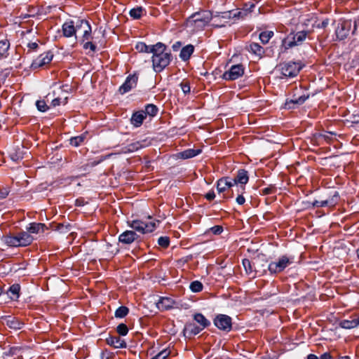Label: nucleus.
Returning a JSON list of instances; mask_svg holds the SVG:
<instances>
[{"label": "nucleus", "instance_id": "nucleus-28", "mask_svg": "<svg viewBox=\"0 0 359 359\" xmlns=\"http://www.w3.org/2000/svg\"><path fill=\"white\" fill-rule=\"evenodd\" d=\"M194 51V46L191 44L184 46L180 53V57L183 61H187L189 60L191 55Z\"/></svg>", "mask_w": 359, "mask_h": 359}, {"label": "nucleus", "instance_id": "nucleus-18", "mask_svg": "<svg viewBox=\"0 0 359 359\" xmlns=\"http://www.w3.org/2000/svg\"><path fill=\"white\" fill-rule=\"evenodd\" d=\"M137 234L134 231L127 230L118 236V241L122 244L130 245L138 238Z\"/></svg>", "mask_w": 359, "mask_h": 359}, {"label": "nucleus", "instance_id": "nucleus-7", "mask_svg": "<svg viewBox=\"0 0 359 359\" xmlns=\"http://www.w3.org/2000/svg\"><path fill=\"white\" fill-rule=\"evenodd\" d=\"M302 69L299 63L289 62L282 63L279 65L281 74L285 77L296 76Z\"/></svg>", "mask_w": 359, "mask_h": 359}, {"label": "nucleus", "instance_id": "nucleus-32", "mask_svg": "<svg viewBox=\"0 0 359 359\" xmlns=\"http://www.w3.org/2000/svg\"><path fill=\"white\" fill-rule=\"evenodd\" d=\"M154 47L155 44L148 46L144 42H138L135 46V49L140 53H151Z\"/></svg>", "mask_w": 359, "mask_h": 359}, {"label": "nucleus", "instance_id": "nucleus-54", "mask_svg": "<svg viewBox=\"0 0 359 359\" xmlns=\"http://www.w3.org/2000/svg\"><path fill=\"white\" fill-rule=\"evenodd\" d=\"M51 102L50 105L53 107H55L57 106H59L61 104V99L60 97H55L53 98L55 96V92H53V95H51Z\"/></svg>", "mask_w": 359, "mask_h": 359}, {"label": "nucleus", "instance_id": "nucleus-4", "mask_svg": "<svg viewBox=\"0 0 359 359\" xmlns=\"http://www.w3.org/2000/svg\"><path fill=\"white\" fill-rule=\"evenodd\" d=\"M160 221L153 219L151 217H148V221H143L140 219H135L128 222V226L134 230L142 233H148L153 232L158 225Z\"/></svg>", "mask_w": 359, "mask_h": 359}, {"label": "nucleus", "instance_id": "nucleus-20", "mask_svg": "<svg viewBox=\"0 0 359 359\" xmlns=\"http://www.w3.org/2000/svg\"><path fill=\"white\" fill-rule=\"evenodd\" d=\"M249 15L245 13L242 8H238L236 11H225L223 18L227 20H243L248 17Z\"/></svg>", "mask_w": 359, "mask_h": 359}, {"label": "nucleus", "instance_id": "nucleus-13", "mask_svg": "<svg viewBox=\"0 0 359 359\" xmlns=\"http://www.w3.org/2000/svg\"><path fill=\"white\" fill-rule=\"evenodd\" d=\"M53 57L51 52L48 51L39 55L35 60H33L31 67L33 69L42 67L44 65L50 63Z\"/></svg>", "mask_w": 359, "mask_h": 359}, {"label": "nucleus", "instance_id": "nucleus-40", "mask_svg": "<svg viewBox=\"0 0 359 359\" xmlns=\"http://www.w3.org/2000/svg\"><path fill=\"white\" fill-rule=\"evenodd\" d=\"M145 113V116L149 115L151 117L155 116L158 111V107L154 104H148L145 106V111H144Z\"/></svg>", "mask_w": 359, "mask_h": 359}, {"label": "nucleus", "instance_id": "nucleus-24", "mask_svg": "<svg viewBox=\"0 0 359 359\" xmlns=\"http://www.w3.org/2000/svg\"><path fill=\"white\" fill-rule=\"evenodd\" d=\"M106 342L108 345L113 346L115 348H126L127 344L126 341L117 336H109L106 339Z\"/></svg>", "mask_w": 359, "mask_h": 359}, {"label": "nucleus", "instance_id": "nucleus-9", "mask_svg": "<svg viewBox=\"0 0 359 359\" xmlns=\"http://www.w3.org/2000/svg\"><path fill=\"white\" fill-rule=\"evenodd\" d=\"M352 29V21L351 20H344L339 21L335 33L338 39L344 40L350 34Z\"/></svg>", "mask_w": 359, "mask_h": 359}, {"label": "nucleus", "instance_id": "nucleus-3", "mask_svg": "<svg viewBox=\"0 0 359 359\" xmlns=\"http://www.w3.org/2000/svg\"><path fill=\"white\" fill-rule=\"evenodd\" d=\"M310 33L307 30L290 32L282 40V48L286 50L294 46L302 45L309 36Z\"/></svg>", "mask_w": 359, "mask_h": 359}, {"label": "nucleus", "instance_id": "nucleus-15", "mask_svg": "<svg viewBox=\"0 0 359 359\" xmlns=\"http://www.w3.org/2000/svg\"><path fill=\"white\" fill-rule=\"evenodd\" d=\"M339 194L338 192L335 191L334 194L330 198L326 200H322V201H318L315 200L312 203V205L314 208H320V207H334L339 200Z\"/></svg>", "mask_w": 359, "mask_h": 359}, {"label": "nucleus", "instance_id": "nucleus-56", "mask_svg": "<svg viewBox=\"0 0 359 359\" xmlns=\"http://www.w3.org/2000/svg\"><path fill=\"white\" fill-rule=\"evenodd\" d=\"M205 198L208 201H212L215 198V194L214 191H210L205 195Z\"/></svg>", "mask_w": 359, "mask_h": 359}, {"label": "nucleus", "instance_id": "nucleus-2", "mask_svg": "<svg viewBox=\"0 0 359 359\" xmlns=\"http://www.w3.org/2000/svg\"><path fill=\"white\" fill-rule=\"evenodd\" d=\"M1 241L8 247H26L32 244L34 238L26 231H20L15 234L2 236Z\"/></svg>", "mask_w": 359, "mask_h": 359}, {"label": "nucleus", "instance_id": "nucleus-64", "mask_svg": "<svg viewBox=\"0 0 359 359\" xmlns=\"http://www.w3.org/2000/svg\"><path fill=\"white\" fill-rule=\"evenodd\" d=\"M101 161H102V160L98 161H93V162H92V163H91V165H92V166H95V165H97V164H99Z\"/></svg>", "mask_w": 359, "mask_h": 359}, {"label": "nucleus", "instance_id": "nucleus-19", "mask_svg": "<svg viewBox=\"0 0 359 359\" xmlns=\"http://www.w3.org/2000/svg\"><path fill=\"white\" fill-rule=\"evenodd\" d=\"M339 326L344 329H353L359 326V314H354L349 319L342 320Z\"/></svg>", "mask_w": 359, "mask_h": 359}, {"label": "nucleus", "instance_id": "nucleus-26", "mask_svg": "<svg viewBox=\"0 0 359 359\" xmlns=\"http://www.w3.org/2000/svg\"><path fill=\"white\" fill-rule=\"evenodd\" d=\"M145 118L146 116L144 111L142 110L137 111L133 114L130 118V123L134 127L138 128L142 126Z\"/></svg>", "mask_w": 359, "mask_h": 359}, {"label": "nucleus", "instance_id": "nucleus-37", "mask_svg": "<svg viewBox=\"0 0 359 359\" xmlns=\"http://www.w3.org/2000/svg\"><path fill=\"white\" fill-rule=\"evenodd\" d=\"M237 197L236 198V201L238 205H243L245 202V198L243 196V194L245 191V187L244 186H237Z\"/></svg>", "mask_w": 359, "mask_h": 359}, {"label": "nucleus", "instance_id": "nucleus-16", "mask_svg": "<svg viewBox=\"0 0 359 359\" xmlns=\"http://www.w3.org/2000/svg\"><path fill=\"white\" fill-rule=\"evenodd\" d=\"M148 145L147 140H144L142 141H136L132 142L127 146L122 147L121 149V153L122 154H129L135 152L142 148H144Z\"/></svg>", "mask_w": 359, "mask_h": 359}, {"label": "nucleus", "instance_id": "nucleus-6", "mask_svg": "<svg viewBox=\"0 0 359 359\" xmlns=\"http://www.w3.org/2000/svg\"><path fill=\"white\" fill-rule=\"evenodd\" d=\"M293 263V259L290 258L286 255L281 256L278 261L271 262L268 265V269L271 273H280L287 267L290 264Z\"/></svg>", "mask_w": 359, "mask_h": 359}, {"label": "nucleus", "instance_id": "nucleus-53", "mask_svg": "<svg viewBox=\"0 0 359 359\" xmlns=\"http://www.w3.org/2000/svg\"><path fill=\"white\" fill-rule=\"evenodd\" d=\"M209 231L215 235H219L223 231V227L219 225H216V226L211 227L209 229Z\"/></svg>", "mask_w": 359, "mask_h": 359}, {"label": "nucleus", "instance_id": "nucleus-17", "mask_svg": "<svg viewBox=\"0 0 359 359\" xmlns=\"http://www.w3.org/2000/svg\"><path fill=\"white\" fill-rule=\"evenodd\" d=\"M231 180L233 187L244 186L248 182L249 177L248 171L244 169H241L238 171L236 176Z\"/></svg>", "mask_w": 359, "mask_h": 359}, {"label": "nucleus", "instance_id": "nucleus-52", "mask_svg": "<svg viewBox=\"0 0 359 359\" xmlns=\"http://www.w3.org/2000/svg\"><path fill=\"white\" fill-rule=\"evenodd\" d=\"M181 89L184 94H188L190 93L191 88L189 86V83L188 81H182L180 83Z\"/></svg>", "mask_w": 359, "mask_h": 359}, {"label": "nucleus", "instance_id": "nucleus-23", "mask_svg": "<svg viewBox=\"0 0 359 359\" xmlns=\"http://www.w3.org/2000/svg\"><path fill=\"white\" fill-rule=\"evenodd\" d=\"M233 184L230 177H226L219 179L217 182V189L219 193H224L230 188H233Z\"/></svg>", "mask_w": 359, "mask_h": 359}, {"label": "nucleus", "instance_id": "nucleus-42", "mask_svg": "<svg viewBox=\"0 0 359 359\" xmlns=\"http://www.w3.org/2000/svg\"><path fill=\"white\" fill-rule=\"evenodd\" d=\"M85 138V135H81L79 136L73 137L70 139V144L76 147H79L83 142Z\"/></svg>", "mask_w": 359, "mask_h": 359}, {"label": "nucleus", "instance_id": "nucleus-46", "mask_svg": "<svg viewBox=\"0 0 359 359\" xmlns=\"http://www.w3.org/2000/svg\"><path fill=\"white\" fill-rule=\"evenodd\" d=\"M83 43V48L84 50H90V52L95 53L97 50V46L95 43L90 41V40L84 41Z\"/></svg>", "mask_w": 359, "mask_h": 359}, {"label": "nucleus", "instance_id": "nucleus-49", "mask_svg": "<svg viewBox=\"0 0 359 359\" xmlns=\"http://www.w3.org/2000/svg\"><path fill=\"white\" fill-rule=\"evenodd\" d=\"M158 244L163 248H167L170 245V238L168 236H161L158 239Z\"/></svg>", "mask_w": 359, "mask_h": 359}, {"label": "nucleus", "instance_id": "nucleus-50", "mask_svg": "<svg viewBox=\"0 0 359 359\" xmlns=\"http://www.w3.org/2000/svg\"><path fill=\"white\" fill-rule=\"evenodd\" d=\"M187 329L188 330H190V332L191 334H194V335H196L198 334L202 330H203L204 328H203L202 327H197L194 325H187Z\"/></svg>", "mask_w": 359, "mask_h": 359}, {"label": "nucleus", "instance_id": "nucleus-11", "mask_svg": "<svg viewBox=\"0 0 359 359\" xmlns=\"http://www.w3.org/2000/svg\"><path fill=\"white\" fill-rule=\"evenodd\" d=\"M77 29L78 32H82L81 43L92 39V27L88 20L84 19L77 20Z\"/></svg>", "mask_w": 359, "mask_h": 359}, {"label": "nucleus", "instance_id": "nucleus-1", "mask_svg": "<svg viewBox=\"0 0 359 359\" xmlns=\"http://www.w3.org/2000/svg\"><path fill=\"white\" fill-rule=\"evenodd\" d=\"M151 53L152 67L156 72H161L169 65L172 59L170 51L168 50L167 46L161 42L155 44Z\"/></svg>", "mask_w": 359, "mask_h": 359}, {"label": "nucleus", "instance_id": "nucleus-21", "mask_svg": "<svg viewBox=\"0 0 359 359\" xmlns=\"http://www.w3.org/2000/svg\"><path fill=\"white\" fill-rule=\"evenodd\" d=\"M175 304V302L172 298L162 297L156 302V306L161 311H164L172 309Z\"/></svg>", "mask_w": 359, "mask_h": 359}, {"label": "nucleus", "instance_id": "nucleus-29", "mask_svg": "<svg viewBox=\"0 0 359 359\" xmlns=\"http://www.w3.org/2000/svg\"><path fill=\"white\" fill-rule=\"evenodd\" d=\"M243 265L248 274H252L253 272H255V274L257 273L255 262L254 261H250L248 259H243Z\"/></svg>", "mask_w": 359, "mask_h": 359}, {"label": "nucleus", "instance_id": "nucleus-8", "mask_svg": "<svg viewBox=\"0 0 359 359\" xmlns=\"http://www.w3.org/2000/svg\"><path fill=\"white\" fill-rule=\"evenodd\" d=\"M244 72L245 68L242 64L234 65L223 74L222 79L226 81H234L241 77Z\"/></svg>", "mask_w": 359, "mask_h": 359}, {"label": "nucleus", "instance_id": "nucleus-33", "mask_svg": "<svg viewBox=\"0 0 359 359\" xmlns=\"http://www.w3.org/2000/svg\"><path fill=\"white\" fill-rule=\"evenodd\" d=\"M200 149H189L180 153V157L183 159L193 158L201 153Z\"/></svg>", "mask_w": 359, "mask_h": 359}, {"label": "nucleus", "instance_id": "nucleus-14", "mask_svg": "<svg viewBox=\"0 0 359 359\" xmlns=\"http://www.w3.org/2000/svg\"><path fill=\"white\" fill-rule=\"evenodd\" d=\"M77 22L74 24L73 20L67 21L62 25V36L65 38H70L75 36L76 39Z\"/></svg>", "mask_w": 359, "mask_h": 359}, {"label": "nucleus", "instance_id": "nucleus-39", "mask_svg": "<svg viewBox=\"0 0 359 359\" xmlns=\"http://www.w3.org/2000/svg\"><path fill=\"white\" fill-rule=\"evenodd\" d=\"M143 12H145V10L141 6H137L132 8L129 12V14L132 18L138 20L142 17Z\"/></svg>", "mask_w": 359, "mask_h": 359}, {"label": "nucleus", "instance_id": "nucleus-5", "mask_svg": "<svg viewBox=\"0 0 359 359\" xmlns=\"http://www.w3.org/2000/svg\"><path fill=\"white\" fill-rule=\"evenodd\" d=\"M212 13L209 11H203L193 14L189 23L199 29H203L212 20Z\"/></svg>", "mask_w": 359, "mask_h": 359}, {"label": "nucleus", "instance_id": "nucleus-43", "mask_svg": "<svg viewBox=\"0 0 359 359\" xmlns=\"http://www.w3.org/2000/svg\"><path fill=\"white\" fill-rule=\"evenodd\" d=\"M128 312H129V309L128 307H126L125 306H121L116 310L115 317L120 318H124L125 316H126L128 315Z\"/></svg>", "mask_w": 359, "mask_h": 359}, {"label": "nucleus", "instance_id": "nucleus-12", "mask_svg": "<svg viewBox=\"0 0 359 359\" xmlns=\"http://www.w3.org/2000/svg\"><path fill=\"white\" fill-rule=\"evenodd\" d=\"M138 76L136 74L127 76L125 82L119 87L118 91L121 94H125L137 86Z\"/></svg>", "mask_w": 359, "mask_h": 359}, {"label": "nucleus", "instance_id": "nucleus-44", "mask_svg": "<svg viewBox=\"0 0 359 359\" xmlns=\"http://www.w3.org/2000/svg\"><path fill=\"white\" fill-rule=\"evenodd\" d=\"M189 288L193 292H199L203 290V285L201 282L194 280L190 283Z\"/></svg>", "mask_w": 359, "mask_h": 359}, {"label": "nucleus", "instance_id": "nucleus-22", "mask_svg": "<svg viewBox=\"0 0 359 359\" xmlns=\"http://www.w3.org/2000/svg\"><path fill=\"white\" fill-rule=\"evenodd\" d=\"M225 12L222 13H217L215 15L212 14V24L211 26L215 28H219L225 27L226 24L229 22L231 20H226L223 18V15H224Z\"/></svg>", "mask_w": 359, "mask_h": 359}, {"label": "nucleus", "instance_id": "nucleus-38", "mask_svg": "<svg viewBox=\"0 0 359 359\" xmlns=\"http://www.w3.org/2000/svg\"><path fill=\"white\" fill-rule=\"evenodd\" d=\"M194 319L203 328L207 327L210 323L202 313H196L194 316Z\"/></svg>", "mask_w": 359, "mask_h": 359}, {"label": "nucleus", "instance_id": "nucleus-36", "mask_svg": "<svg viewBox=\"0 0 359 359\" xmlns=\"http://www.w3.org/2000/svg\"><path fill=\"white\" fill-rule=\"evenodd\" d=\"M10 158L12 161L18 162L24 158V154L21 149H14L9 153Z\"/></svg>", "mask_w": 359, "mask_h": 359}, {"label": "nucleus", "instance_id": "nucleus-57", "mask_svg": "<svg viewBox=\"0 0 359 359\" xmlns=\"http://www.w3.org/2000/svg\"><path fill=\"white\" fill-rule=\"evenodd\" d=\"M27 47L30 50H36L37 48L39 47V45H38V43L36 42H29L27 44Z\"/></svg>", "mask_w": 359, "mask_h": 359}, {"label": "nucleus", "instance_id": "nucleus-60", "mask_svg": "<svg viewBox=\"0 0 359 359\" xmlns=\"http://www.w3.org/2000/svg\"><path fill=\"white\" fill-rule=\"evenodd\" d=\"M182 46V43L180 41H177L172 45V49L174 50H177L178 48Z\"/></svg>", "mask_w": 359, "mask_h": 359}, {"label": "nucleus", "instance_id": "nucleus-27", "mask_svg": "<svg viewBox=\"0 0 359 359\" xmlns=\"http://www.w3.org/2000/svg\"><path fill=\"white\" fill-rule=\"evenodd\" d=\"M48 229V227L46 226L45 224L43 223H36L32 222L29 224V226L27 227V231L30 235L31 233H43L45 230Z\"/></svg>", "mask_w": 359, "mask_h": 359}, {"label": "nucleus", "instance_id": "nucleus-45", "mask_svg": "<svg viewBox=\"0 0 359 359\" xmlns=\"http://www.w3.org/2000/svg\"><path fill=\"white\" fill-rule=\"evenodd\" d=\"M170 353L171 351L169 348H164L151 359H166L169 357Z\"/></svg>", "mask_w": 359, "mask_h": 359}, {"label": "nucleus", "instance_id": "nucleus-48", "mask_svg": "<svg viewBox=\"0 0 359 359\" xmlns=\"http://www.w3.org/2000/svg\"><path fill=\"white\" fill-rule=\"evenodd\" d=\"M116 332L119 335L126 336L128 332V328L126 324L121 323L117 326Z\"/></svg>", "mask_w": 359, "mask_h": 359}, {"label": "nucleus", "instance_id": "nucleus-10", "mask_svg": "<svg viewBox=\"0 0 359 359\" xmlns=\"http://www.w3.org/2000/svg\"><path fill=\"white\" fill-rule=\"evenodd\" d=\"M215 325L220 330L229 332L232 328L231 318L225 314H218L214 319Z\"/></svg>", "mask_w": 359, "mask_h": 359}, {"label": "nucleus", "instance_id": "nucleus-61", "mask_svg": "<svg viewBox=\"0 0 359 359\" xmlns=\"http://www.w3.org/2000/svg\"><path fill=\"white\" fill-rule=\"evenodd\" d=\"M307 359H319V358L314 354H309L307 356Z\"/></svg>", "mask_w": 359, "mask_h": 359}, {"label": "nucleus", "instance_id": "nucleus-62", "mask_svg": "<svg viewBox=\"0 0 359 359\" xmlns=\"http://www.w3.org/2000/svg\"><path fill=\"white\" fill-rule=\"evenodd\" d=\"M8 192L7 191H5V192H1L0 197L1 198H5L8 196Z\"/></svg>", "mask_w": 359, "mask_h": 359}, {"label": "nucleus", "instance_id": "nucleus-25", "mask_svg": "<svg viewBox=\"0 0 359 359\" xmlns=\"http://www.w3.org/2000/svg\"><path fill=\"white\" fill-rule=\"evenodd\" d=\"M246 49L252 54L257 56L259 58L262 57L265 53L264 48L258 43L255 42L249 43Z\"/></svg>", "mask_w": 359, "mask_h": 359}, {"label": "nucleus", "instance_id": "nucleus-35", "mask_svg": "<svg viewBox=\"0 0 359 359\" xmlns=\"http://www.w3.org/2000/svg\"><path fill=\"white\" fill-rule=\"evenodd\" d=\"M6 325L11 329L20 330L22 327L23 323L15 318L9 317L6 320Z\"/></svg>", "mask_w": 359, "mask_h": 359}, {"label": "nucleus", "instance_id": "nucleus-55", "mask_svg": "<svg viewBox=\"0 0 359 359\" xmlns=\"http://www.w3.org/2000/svg\"><path fill=\"white\" fill-rule=\"evenodd\" d=\"M276 188L274 186H269L262 189V192L265 195H269L275 193Z\"/></svg>", "mask_w": 359, "mask_h": 359}, {"label": "nucleus", "instance_id": "nucleus-47", "mask_svg": "<svg viewBox=\"0 0 359 359\" xmlns=\"http://www.w3.org/2000/svg\"><path fill=\"white\" fill-rule=\"evenodd\" d=\"M309 98V95H302L298 97H293L290 100V102L297 104H302Z\"/></svg>", "mask_w": 359, "mask_h": 359}, {"label": "nucleus", "instance_id": "nucleus-63", "mask_svg": "<svg viewBox=\"0 0 359 359\" xmlns=\"http://www.w3.org/2000/svg\"><path fill=\"white\" fill-rule=\"evenodd\" d=\"M356 29H357V24H356V22L355 21L353 22V29L352 30V34H354L355 32Z\"/></svg>", "mask_w": 359, "mask_h": 359}, {"label": "nucleus", "instance_id": "nucleus-31", "mask_svg": "<svg viewBox=\"0 0 359 359\" xmlns=\"http://www.w3.org/2000/svg\"><path fill=\"white\" fill-rule=\"evenodd\" d=\"M10 42L8 39L0 41V59L7 57Z\"/></svg>", "mask_w": 359, "mask_h": 359}, {"label": "nucleus", "instance_id": "nucleus-51", "mask_svg": "<svg viewBox=\"0 0 359 359\" xmlns=\"http://www.w3.org/2000/svg\"><path fill=\"white\" fill-rule=\"evenodd\" d=\"M255 6V5L253 3L248 2L245 4L243 7L241 8L245 11L247 14L250 15L253 11Z\"/></svg>", "mask_w": 359, "mask_h": 359}, {"label": "nucleus", "instance_id": "nucleus-41", "mask_svg": "<svg viewBox=\"0 0 359 359\" xmlns=\"http://www.w3.org/2000/svg\"><path fill=\"white\" fill-rule=\"evenodd\" d=\"M273 31H264L259 34V39L262 43L266 44L269 40L273 36Z\"/></svg>", "mask_w": 359, "mask_h": 359}, {"label": "nucleus", "instance_id": "nucleus-59", "mask_svg": "<svg viewBox=\"0 0 359 359\" xmlns=\"http://www.w3.org/2000/svg\"><path fill=\"white\" fill-rule=\"evenodd\" d=\"M329 23V20L328 19H325L324 20L320 25H318V27H320V28H325L327 25Z\"/></svg>", "mask_w": 359, "mask_h": 359}, {"label": "nucleus", "instance_id": "nucleus-34", "mask_svg": "<svg viewBox=\"0 0 359 359\" xmlns=\"http://www.w3.org/2000/svg\"><path fill=\"white\" fill-rule=\"evenodd\" d=\"M51 97H52L51 96V93H48L46 96V100H38V101H36V107H37L39 111H42V112H45L47 110H48L49 107L47 105L46 102H49L50 98H51Z\"/></svg>", "mask_w": 359, "mask_h": 359}, {"label": "nucleus", "instance_id": "nucleus-58", "mask_svg": "<svg viewBox=\"0 0 359 359\" xmlns=\"http://www.w3.org/2000/svg\"><path fill=\"white\" fill-rule=\"evenodd\" d=\"M319 359H332V355L330 353L326 352L322 354Z\"/></svg>", "mask_w": 359, "mask_h": 359}, {"label": "nucleus", "instance_id": "nucleus-30", "mask_svg": "<svg viewBox=\"0 0 359 359\" xmlns=\"http://www.w3.org/2000/svg\"><path fill=\"white\" fill-rule=\"evenodd\" d=\"M20 285L19 284H13L9 287L7 293L12 300H17L20 296Z\"/></svg>", "mask_w": 359, "mask_h": 359}]
</instances>
